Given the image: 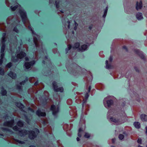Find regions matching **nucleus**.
Segmentation results:
<instances>
[{"instance_id": "nucleus-1", "label": "nucleus", "mask_w": 147, "mask_h": 147, "mask_svg": "<svg viewBox=\"0 0 147 147\" xmlns=\"http://www.w3.org/2000/svg\"><path fill=\"white\" fill-rule=\"evenodd\" d=\"M29 28L32 32L34 42L36 49L38 50L41 49L42 48V42L40 40L39 36L36 34L35 32L32 30L31 26H29Z\"/></svg>"}, {"instance_id": "nucleus-2", "label": "nucleus", "mask_w": 147, "mask_h": 147, "mask_svg": "<svg viewBox=\"0 0 147 147\" xmlns=\"http://www.w3.org/2000/svg\"><path fill=\"white\" fill-rule=\"evenodd\" d=\"M6 33H3L2 34V38L1 43L2 46L1 47V59H0V65H1L3 62L2 59L3 58L4 55V51L5 48V41Z\"/></svg>"}, {"instance_id": "nucleus-3", "label": "nucleus", "mask_w": 147, "mask_h": 147, "mask_svg": "<svg viewBox=\"0 0 147 147\" xmlns=\"http://www.w3.org/2000/svg\"><path fill=\"white\" fill-rule=\"evenodd\" d=\"M26 56V53L23 51H21L20 52H17V57H14L12 56V60L13 62H17L18 61V59H22Z\"/></svg>"}, {"instance_id": "nucleus-4", "label": "nucleus", "mask_w": 147, "mask_h": 147, "mask_svg": "<svg viewBox=\"0 0 147 147\" xmlns=\"http://www.w3.org/2000/svg\"><path fill=\"white\" fill-rule=\"evenodd\" d=\"M19 12L22 21L24 24L25 22H27L28 21L26 13L24 9L22 8L19 9Z\"/></svg>"}, {"instance_id": "nucleus-5", "label": "nucleus", "mask_w": 147, "mask_h": 147, "mask_svg": "<svg viewBox=\"0 0 147 147\" xmlns=\"http://www.w3.org/2000/svg\"><path fill=\"white\" fill-rule=\"evenodd\" d=\"M108 97L105 98L103 100V103L105 106L107 108L110 107L111 106L113 105L114 104V102L112 100L110 99L107 100Z\"/></svg>"}, {"instance_id": "nucleus-6", "label": "nucleus", "mask_w": 147, "mask_h": 147, "mask_svg": "<svg viewBox=\"0 0 147 147\" xmlns=\"http://www.w3.org/2000/svg\"><path fill=\"white\" fill-rule=\"evenodd\" d=\"M13 21L12 24L13 26H16L18 24L20 21L18 18H12V16H10L7 19V24H10L11 23V21Z\"/></svg>"}, {"instance_id": "nucleus-7", "label": "nucleus", "mask_w": 147, "mask_h": 147, "mask_svg": "<svg viewBox=\"0 0 147 147\" xmlns=\"http://www.w3.org/2000/svg\"><path fill=\"white\" fill-rule=\"evenodd\" d=\"M11 118L6 115L5 117V119L6 120V121L4 122L3 125L5 126H7L9 127H11L13 125L14 123V120L13 119H11L10 121H7V119H9Z\"/></svg>"}, {"instance_id": "nucleus-8", "label": "nucleus", "mask_w": 147, "mask_h": 147, "mask_svg": "<svg viewBox=\"0 0 147 147\" xmlns=\"http://www.w3.org/2000/svg\"><path fill=\"white\" fill-rule=\"evenodd\" d=\"M35 131H36L35 132L34 131H28L29 133V138L31 139H33L35 138L37 136L38 133L39 132V130L38 129H36Z\"/></svg>"}, {"instance_id": "nucleus-9", "label": "nucleus", "mask_w": 147, "mask_h": 147, "mask_svg": "<svg viewBox=\"0 0 147 147\" xmlns=\"http://www.w3.org/2000/svg\"><path fill=\"white\" fill-rule=\"evenodd\" d=\"M122 118L121 116H120V117L119 118L117 117H111L110 118V120L111 121L114 122L117 125H119L122 123V122L121 120Z\"/></svg>"}, {"instance_id": "nucleus-10", "label": "nucleus", "mask_w": 147, "mask_h": 147, "mask_svg": "<svg viewBox=\"0 0 147 147\" xmlns=\"http://www.w3.org/2000/svg\"><path fill=\"white\" fill-rule=\"evenodd\" d=\"M35 63L34 60H32L30 62H26L25 63L24 68L25 70L28 69L33 66Z\"/></svg>"}, {"instance_id": "nucleus-11", "label": "nucleus", "mask_w": 147, "mask_h": 147, "mask_svg": "<svg viewBox=\"0 0 147 147\" xmlns=\"http://www.w3.org/2000/svg\"><path fill=\"white\" fill-rule=\"evenodd\" d=\"M53 86L54 90L55 91L60 92H62L63 91V87L57 88L56 82L55 81H54L52 83Z\"/></svg>"}, {"instance_id": "nucleus-12", "label": "nucleus", "mask_w": 147, "mask_h": 147, "mask_svg": "<svg viewBox=\"0 0 147 147\" xmlns=\"http://www.w3.org/2000/svg\"><path fill=\"white\" fill-rule=\"evenodd\" d=\"M51 109L53 111V115L55 116L57 113L59 111V108L57 107L56 108L55 107L54 105H53L51 107Z\"/></svg>"}, {"instance_id": "nucleus-13", "label": "nucleus", "mask_w": 147, "mask_h": 147, "mask_svg": "<svg viewBox=\"0 0 147 147\" xmlns=\"http://www.w3.org/2000/svg\"><path fill=\"white\" fill-rule=\"evenodd\" d=\"M88 46L86 44H84L81 46V47H80L78 49V51H80L82 52L86 50H87Z\"/></svg>"}, {"instance_id": "nucleus-14", "label": "nucleus", "mask_w": 147, "mask_h": 147, "mask_svg": "<svg viewBox=\"0 0 147 147\" xmlns=\"http://www.w3.org/2000/svg\"><path fill=\"white\" fill-rule=\"evenodd\" d=\"M142 1L137 2L136 5V9L137 11L141 9L142 8Z\"/></svg>"}, {"instance_id": "nucleus-15", "label": "nucleus", "mask_w": 147, "mask_h": 147, "mask_svg": "<svg viewBox=\"0 0 147 147\" xmlns=\"http://www.w3.org/2000/svg\"><path fill=\"white\" fill-rule=\"evenodd\" d=\"M28 80V78H26L25 80L22 81V82H20L19 84H18L17 85V88L19 90H21L22 88V85H24L25 83L27 82Z\"/></svg>"}, {"instance_id": "nucleus-16", "label": "nucleus", "mask_w": 147, "mask_h": 147, "mask_svg": "<svg viewBox=\"0 0 147 147\" xmlns=\"http://www.w3.org/2000/svg\"><path fill=\"white\" fill-rule=\"evenodd\" d=\"M28 133V131L25 130L19 131V134L20 136H22L25 135Z\"/></svg>"}, {"instance_id": "nucleus-17", "label": "nucleus", "mask_w": 147, "mask_h": 147, "mask_svg": "<svg viewBox=\"0 0 147 147\" xmlns=\"http://www.w3.org/2000/svg\"><path fill=\"white\" fill-rule=\"evenodd\" d=\"M135 53L138 54L140 57L142 59H145V57L144 55L141 52H140L139 50L136 49L135 50Z\"/></svg>"}, {"instance_id": "nucleus-18", "label": "nucleus", "mask_w": 147, "mask_h": 147, "mask_svg": "<svg viewBox=\"0 0 147 147\" xmlns=\"http://www.w3.org/2000/svg\"><path fill=\"white\" fill-rule=\"evenodd\" d=\"M141 120L143 121H147V115L142 114L140 116Z\"/></svg>"}, {"instance_id": "nucleus-19", "label": "nucleus", "mask_w": 147, "mask_h": 147, "mask_svg": "<svg viewBox=\"0 0 147 147\" xmlns=\"http://www.w3.org/2000/svg\"><path fill=\"white\" fill-rule=\"evenodd\" d=\"M36 115L39 116H45L46 113L45 112H42L40 110H38L36 113Z\"/></svg>"}, {"instance_id": "nucleus-20", "label": "nucleus", "mask_w": 147, "mask_h": 147, "mask_svg": "<svg viewBox=\"0 0 147 147\" xmlns=\"http://www.w3.org/2000/svg\"><path fill=\"white\" fill-rule=\"evenodd\" d=\"M136 17L137 19L138 20H140L143 19L142 14L140 12H138L137 13L136 15Z\"/></svg>"}, {"instance_id": "nucleus-21", "label": "nucleus", "mask_w": 147, "mask_h": 147, "mask_svg": "<svg viewBox=\"0 0 147 147\" xmlns=\"http://www.w3.org/2000/svg\"><path fill=\"white\" fill-rule=\"evenodd\" d=\"M8 76L12 79H15L16 78V75L14 73L10 71L8 74Z\"/></svg>"}, {"instance_id": "nucleus-22", "label": "nucleus", "mask_w": 147, "mask_h": 147, "mask_svg": "<svg viewBox=\"0 0 147 147\" xmlns=\"http://www.w3.org/2000/svg\"><path fill=\"white\" fill-rule=\"evenodd\" d=\"M15 105L17 107L20 109H22L24 107V105L20 103L16 102Z\"/></svg>"}, {"instance_id": "nucleus-23", "label": "nucleus", "mask_w": 147, "mask_h": 147, "mask_svg": "<svg viewBox=\"0 0 147 147\" xmlns=\"http://www.w3.org/2000/svg\"><path fill=\"white\" fill-rule=\"evenodd\" d=\"M134 125L136 128L139 129L140 127V124L139 122H134Z\"/></svg>"}, {"instance_id": "nucleus-24", "label": "nucleus", "mask_w": 147, "mask_h": 147, "mask_svg": "<svg viewBox=\"0 0 147 147\" xmlns=\"http://www.w3.org/2000/svg\"><path fill=\"white\" fill-rule=\"evenodd\" d=\"M80 43L78 42L76 43L73 45V47H72V48L73 49H77L80 47Z\"/></svg>"}, {"instance_id": "nucleus-25", "label": "nucleus", "mask_w": 147, "mask_h": 147, "mask_svg": "<svg viewBox=\"0 0 147 147\" xmlns=\"http://www.w3.org/2000/svg\"><path fill=\"white\" fill-rule=\"evenodd\" d=\"M106 68L107 69H110L111 67V65L110 63H108V61L107 60L106 61Z\"/></svg>"}, {"instance_id": "nucleus-26", "label": "nucleus", "mask_w": 147, "mask_h": 147, "mask_svg": "<svg viewBox=\"0 0 147 147\" xmlns=\"http://www.w3.org/2000/svg\"><path fill=\"white\" fill-rule=\"evenodd\" d=\"M18 125L20 127H22L24 125L22 121H19L17 123Z\"/></svg>"}, {"instance_id": "nucleus-27", "label": "nucleus", "mask_w": 147, "mask_h": 147, "mask_svg": "<svg viewBox=\"0 0 147 147\" xmlns=\"http://www.w3.org/2000/svg\"><path fill=\"white\" fill-rule=\"evenodd\" d=\"M71 48H72V47H71V45H67V48L65 49L66 53H68V51L69 50H70Z\"/></svg>"}, {"instance_id": "nucleus-28", "label": "nucleus", "mask_w": 147, "mask_h": 147, "mask_svg": "<svg viewBox=\"0 0 147 147\" xmlns=\"http://www.w3.org/2000/svg\"><path fill=\"white\" fill-rule=\"evenodd\" d=\"M1 94L3 96L7 94L6 91L4 90L3 88H2Z\"/></svg>"}, {"instance_id": "nucleus-29", "label": "nucleus", "mask_w": 147, "mask_h": 147, "mask_svg": "<svg viewBox=\"0 0 147 147\" xmlns=\"http://www.w3.org/2000/svg\"><path fill=\"white\" fill-rule=\"evenodd\" d=\"M18 5H16L14 7H13L12 6H11L10 9L11 11H15L18 7Z\"/></svg>"}, {"instance_id": "nucleus-30", "label": "nucleus", "mask_w": 147, "mask_h": 147, "mask_svg": "<svg viewBox=\"0 0 147 147\" xmlns=\"http://www.w3.org/2000/svg\"><path fill=\"white\" fill-rule=\"evenodd\" d=\"M83 131L82 129L81 128H80L78 130V136L81 137V132H82Z\"/></svg>"}, {"instance_id": "nucleus-31", "label": "nucleus", "mask_w": 147, "mask_h": 147, "mask_svg": "<svg viewBox=\"0 0 147 147\" xmlns=\"http://www.w3.org/2000/svg\"><path fill=\"white\" fill-rule=\"evenodd\" d=\"M15 141L18 143H16L17 144H24V141H21L17 139H15Z\"/></svg>"}, {"instance_id": "nucleus-32", "label": "nucleus", "mask_w": 147, "mask_h": 147, "mask_svg": "<svg viewBox=\"0 0 147 147\" xmlns=\"http://www.w3.org/2000/svg\"><path fill=\"white\" fill-rule=\"evenodd\" d=\"M119 140H122L124 138V136L122 134H120L119 136Z\"/></svg>"}, {"instance_id": "nucleus-33", "label": "nucleus", "mask_w": 147, "mask_h": 147, "mask_svg": "<svg viewBox=\"0 0 147 147\" xmlns=\"http://www.w3.org/2000/svg\"><path fill=\"white\" fill-rule=\"evenodd\" d=\"M4 72L3 69L0 67V74L1 75H3L4 74Z\"/></svg>"}, {"instance_id": "nucleus-34", "label": "nucleus", "mask_w": 147, "mask_h": 147, "mask_svg": "<svg viewBox=\"0 0 147 147\" xmlns=\"http://www.w3.org/2000/svg\"><path fill=\"white\" fill-rule=\"evenodd\" d=\"M59 1L58 0H56L55 1V4L56 7L57 8H58L59 7Z\"/></svg>"}, {"instance_id": "nucleus-35", "label": "nucleus", "mask_w": 147, "mask_h": 147, "mask_svg": "<svg viewBox=\"0 0 147 147\" xmlns=\"http://www.w3.org/2000/svg\"><path fill=\"white\" fill-rule=\"evenodd\" d=\"M84 136L86 138H88L90 137V135L88 133H86Z\"/></svg>"}, {"instance_id": "nucleus-36", "label": "nucleus", "mask_w": 147, "mask_h": 147, "mask_svg": "<svg viewBox=\"0 0 147 147\" xmlns=\"http://www.w3.org/2000/svg\"><path fill=\"white\" fill-rule=\"evenodd\" d=\"M135 70H136V71L138 73L140 72V70L139 68L136 67H134Z\"/></svg>"}, {"instance_id": "nucleus-37", "label": "nucleus", "mask_w": 147, "mask_h": 147, "mask_svg": "<svg viewBox=\"0 0 147 147\" xmlns=\"http://www.w3.org/2000/svg\"><path fill=\"white\" fill-rule=\"evenodd\" d=\"M13 129L14 130L16 131H19V128H18L17 126H15L14 127H13Z\"/></svg>"}, {"instance_id": "nucleus-38", "label": "nucleus", "mask_w": 147, "mask_h": 147, "mask_svg": "<svg viewBox=\"0 0 147 147\" xmlns=\"http://www.w3.org/2000/svg\"><path fill=\"white\" fill-rule=\"evenodd\" d=\"M107 11H108V10H105V11H104V14L102 16L103 18H105L106 17L107 14Z\"/></svg>"}, {"instance_id": "nucleus-39", "label": "nucleus", "mask_w": 147, "mask_h": 147, "mask_svg": "<svg viewBox=\"0 0 147 147\" xmlns=\"http://www.w3.org/2000/svg\"><path fill=\"white\" fill-rule=\"evenodd\" d=\"M12 65V63H9L7 64L6 67L8 68H10Z\"/></svg>"}, {"instance_id": "nucleus-40", "label": "nucleus", "mask_w": 147, "mask_h": 147, "mask_svg": "<svg viewBox=\"0 0 147 147\" xmlns=\"http://www.w3.org/2000/svg\"><path fill=\"white\" fill-rule=\"evenodd\" d=\"M113 60V56L112 55H110L109 58V62H111Z\"/></svg>"}, {"instance_id": "nucleus-41", "label": "nucleus", "mask_w": 147, "mask_h": 147, "mask_svg": "<svg viewBox=\"0 0 147 147\" xmlns=\"http://www.w3.org/2000/svg\"><path fill=\"white\" fill-rule=\"evenodd\" d=\"M138 143L139 144H141L142 142V140L141 138H138L137 140Z\"/></svg>"}, {"instance_id": "nucleus-42", "label": "nucleus", "mask_w": 147, "mask_h": 147, "mask_svg": "<svg viewBox=\"0 0 147 147\" xmlns=\"http://www.w3.org/2000/svg\"><path fill=\"white\" fill-rule=\"evenodd\" d=\"M88 93L89 92H87L85 96V98L87 100L89 96V95L88 94Z\"/></svg>"}, {"instance_id": "nucleus-43", "label": "nucleus", "mask_w": 147, "mask_h": 147, "mask_svg": "<svg viewBox=\"0 0 147 147\" xmlns=\"http://www.w3.org/2000/svg\"><path fill=\"white\" fill-rule=\"evenodd\" d=\"M86 101H87V100L86 99L84 100H83V102H82V107H83L84 105L85 104H86Z\"/></svg>"}, {"instance_id": "nucleus-44", "label": "nucleus", "mask_w": 147, "mask_h": 147, "mask_svg": "<svg viewBox=\"0 0 147 147\" xmlns=\"http://www.w3.org/2000/svg\"><path fill=\"white\" fill-rule=\"evenodd\" d=\"M70 22L69 21H68L67 22V23L68 24V28L69 29L70 28Z\"/></svg>"}, {"instance_id": "nucleus-45", "label": "nucleus", "mask_w": 147, "mask_h": 147, "mask_svg": "<svg viewBox=\"0 0 147 147\" xmlns=\"http://www.w3.org/2000/svg\"><path fill=\"white\" fill-rule=\"evenodd\" d=\"M13 30L16 32L17 33H18L19 32L18 29L16 27L14 28L13 29Z\"/></svg>"}, {"instance_id": "nucleus-46", "label": "nucleus", "mask_w": 147, "mask_h": 147, "mask_svg": "<svg viewBox=\"0 0 147 147\" xmlns=\"http://www.w3.org/2000/svg\"><path fill=\"white\" fill-rule=\"evenodd\" d=\"M115 139L113 138L112 140V142L113 143H114L115 142Z\"/></svg>"}, {"instance_id": "nucleus-47", "label": "nucleus", "mask_w": 147, "mask_h": 147, "mask_svg": "<svg viewBox=\"0 0 147 147\" xmlns=\"http://www.w3.org/2000/svg\"><path fill=\"white\" fill-rule=\"evenodd\" d=\"M25 60L26 61H28L30 60L29 58L27 57H25Z\"/></svg>"}, {"instance_id": "nucleus-48", "label": "nucleus", "mask_w": 147, "mask_h": 147, "mask_svg": "<svg viewBox=\"0 0 147 147\" xmlns=\"http://www.w3.org/2000/svg\"><path fill=\"white\" fill-rule=\"evenodd\" d=\"M74 24H75V26H78V24L75 21V20H74Z\"/></svg>"}, {"instance_id": "nucleus-49", "label": "nucleus", "mask_w": 147, "mask_h": 147, "mask_svg": "<svg viewBox=\"0 0 147 147\" xmlns=\"http://www.w3.org/2000/svg\"><path fill=\"white\" fill-rule=\"evenodd\" d=\"M91 89V87L90 86H89V89H88V92H90Z\"/></svg>"}, {"instance_id": "nucleus-50", "label": "nucleus", "mask_w": 147, "mask_h": 147, "mask_svg": "<svg viewBox=\"0 0 147 147\" xmlns=\"http://www.w3.org/2000/svg\"><path fill=\"white\" fill-rule=\"evenodd\" d=\"M46 61H49V60L48 59V57L47 56H46L45 57V59Z\"/></svg>"}, {"instance_id": "nucleus-51", "label": "nucleus", "mask_w": 147, "mask_h": 147, "mask_svg": "<svg viewBox=\"0 0 147 147\" xmlns=\"http://www.w3.org/2000/svg\"><path fill=\"white\" fill-rule=\"evenodd\" d=\"M26 117V121L28 123H29V121H28V119L27 118V117Z\"/></svg>"}, {"instance_id": "nucleus-52", "label": "nucleus", "mask_w": 147, "mask_h": 147, "mask_svg": "<svg viewBox=\"0 0 147 147\" xmlns=\"http://www.w3.org/2000/svg\"><path fill=\"white\" fill-rule=\"evenodd\" d=\"M72 73L74 75H76V72L75 71H73V72H72Z\"/></svg>"}, {"instance_id": "nucleus-53", "label": "nucleus", "mask_w": 147, "mask_h": 147, "mask_svg": "<svg viewBox=\"0 0 147 147\" xmlns=\"http://www.w3.org/2000/svg\"><path fill=\"white\" fill-rule=\"evenodd\" d=\"M38 81H37L35 83H34V85H37L38 84Z\"/></svg>"}, {"instance_id": "nucleus-54", "label": "nucleus", "mask_w": 147, "mask_h": 147, "mask_svg": "<svg viewBox=\"0 0 147 147\" xmlns=\"http://www.w3.org/2000/svg\"><path fill=\"white\" fill-rule=\"evenodd\" d=\"M145 129L146 130L145 132L146 134H147V126L145 127Z\"/></svg>"}, {"instance_id": "nucleus-55", "label": "nucleus", "mask_w": 147, "mask_h": 147, "mask_svg": "<svg viewBox=\"0 0 147 147\" xmlns=\"http://www.w3.org/2000/svg\"><path fill=\"white\" fill-rule=\"evenodd\" d=\"M77 26H75V27L74 28V29L75 30H77Z\"/></svg>"}, {"instance_id": "nucleus-56", "label": "nucleus", "mask_w": 147, "mask_h": 147, "mask_svg": "<svg viewBox=\"0 0 147 147\" xmlns=\"http://www.w3.org/2000/svg\"><path fill=\"white\" fill-rule=\"evenodd\" d=\"M29 109L32 112H34V111L33 110H32V109H31L30 108H29Z\"/></svg>"}, {"instance_id": "nucleus-57", "label": "nucleus", "mask_w": 147, "mask_h": 147, "mask_svg": "<svg viewBox=\"0 0 147 147\" xmlns=\"http://www.w3.org/2000/svg\"><path fill=\"white\" fill-rule=\"evenodd\" d=\"M76 140L77 141H78L80 140V138L78 137H77Z\"/></svg>"}, {"instance_id": "nucleus-58", "label": "nucleus", "mask_w": 147, "mask_h": 147, "mask_svg": "<svg viewBox=\"0 0 147 147\" xmlns=\"http://www.w3.org/2000/svg\"><path fill=\"white\" fill-rule=\"evenodd\" d=\"M20 46H21L22 44V42L21 40L20 42Z\"/></svg>"}, {"instance_id": "nucleus-59", "label": "nucleus", "mask_w": 147, "mask_h": 147, "mask_svg": "<svg viewBox=\"0 0 147 147\" xmlns=\"http://www.w3.org/2000/svg\"><path fill=\"white\" fill-rule=\"evenodd\" d=\"M7 130L9 131H10L11 133H13V132L11 130H10L9 129H7Z\"/></svg>"}, {"instance_id": "nucleus-60", "label": "nucleus", "mask_w": 147, "mask_h": 147, "mask_svg": "<svg viewBox=\"0 0 147 147\" xmlns=\"http://www.w3.org/2000/svg\"><path fill=\"white\" fill-rule=\"evenodd\" d=\"M123 48L124 49H125L126 51L127 50V49L126 47L125 46H123Z\"/></svg>"}, {"instance_id": "nucleus-61", "label": "nucleus", "mask_w": 147, "mask_h": 147, "mask_svg": "<svg viewBox=\"0 0 147 147\" xmlns=\"http://www.w3.org/2000/svg\"><path fill=\"white\" fill-rule=\"evenodd\" d=\"M108 6H107L106 7V9H105V10H108Z\"/></svg>"}, {"instance_id": "nucleus-62", "label": "nucleus", "mask_w": 147, "mask_h": 147, "mask_svg": "<svg viewBox=\"0 0 147 147\" xmlns=\"http://www.w3.org/2000/svg\"><path fill=\"white\" fill-rule=\"evenodd\" d=\"M29 147H36V146H34L32 145V146H30Z\"/></svg>"}, {"instance_id": "nucleus-63", "label": "nucleus", "mask_w": 147, "mask_h": 147, "mask_svg": "<svg viewBox=\"0 0 147 147\" xmlns=\"http://www.w3.org/2000/svg\"><path fill=\"white\" fill-rule=\"evenodd\" d=\"M3 130H7V129L6 128H3Z\"/></svg>"}, {"instance_id": "nucleus-64", "label": "nucleus", "mask_w": 147, "mask_h": 147, "mask_svg": "<svg viewBox=\"0 0 147 147\" xmlns=\"http://www.w3.org/2000/svg\"><path fill=\"white\" fill-rule=\"evenodd\" d=\"M42 63L44 64H45V61H42Z\"/></svg>"}]
</instances>
